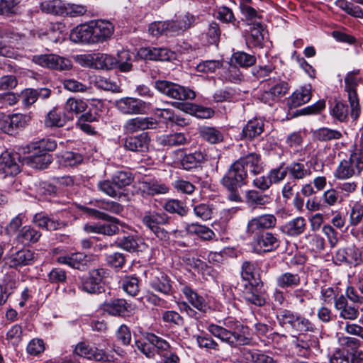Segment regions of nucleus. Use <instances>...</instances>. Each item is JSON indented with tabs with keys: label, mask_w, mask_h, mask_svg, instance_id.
<instances>
[{
	"label": "nucleus",
	"mask_w": 363,
	"mask_h": 363,
	"mask_svg": "<svg viewBox=\"0 0 363 363\" xmlns=\"http://www.w3.org/2000/svg\"><path fill=\"white\" fill-rule=\"evenodd\" d=\"M276 225L277 218L272 214L258 216L247 221L245 234L252 238V245L257 252H269L279 247L278 235L268 230Z\"/></svg>",
	"instance_id": "nucleus-1"
},
{
	"label": "nucleus",
	"mask_w": 363,
	"mask_h": 363,
	"mask_svg": "<svg viewBox=\"0 0 363 363\" xmlns=\"http://www.w3.org/2000/svg\"><path fill=\"white\" fill-rule=\"evenodd\" d=\"M113 32L114 26L110 21L96 20L75 27L71 31L70 39L77 43H101L108 40Z\"/></svg>",
	"instance_id": "nucleus-2"
},
{
	"label": "nucleus",
	"mask_w": 363,
	"mask_h": 363,
	"mask_svg": "<svg viewBox=\"0 0 363 363\" xmlns=\"http://www.w3.org/2000/svg\"><path fill=\"white\" fill-rule=\"evenodd\" d=\"M208 331L222 342L232 347L250 344V339L247 337V328L233 320H226L223 325L209 324Z\"/></svg>",
	"instance_id": "nucleus-3"
},
{
	"label": "nucleus",
	"mask_w": 363,
	"mask_h": 363,
	"mask_svg": "<svg viewBox=\"0 0 363 363\" xmlns=\"http://www.w3.org/2000/svg\"><path fill=\"white\" fill-rule=\"evenodd\" d=\"M264 169L261 156L255 152H251L240 157L229 167L227 181H232L240 184H246L248 174L257 175Z\"/></svg>",
	"instance_id": "nucleus-4"
},
{
	"label": "nucleus",
	"mask_w": 363,
	"mask_h": 363,
	"mask_svg": "<svg viewBox=\"0 0 363 363\" xmlns=\"http://www.w3.org/2000/svg\"><path fill=\"white\" fill-rule=\"evenodd\" d=\"M169 220L170 218L164 212L150 210L141 215L143 225L161 240H167L169 238L168 231L164 228Z\"/></svg>",
	"instance_id": "nucleus-5"
},
{
	"label": "nucleus",
	"mask_w": 363,
	"mask_h": 363,
	"mask_svg": "<svg viewBox=\"0 0 363 363\" xmlns=\"http://www.w3.org/2000/svg\"><path fill=\"white\" fill-rule=\"evenodd\" d=\"M238 290L241 297L247 304H252L257 307L265 305L267 293L261 280L241 281L238 284Z\"/></svg>",
	"instance_id": "nucleus-6"
},
{
	"label": "nucleus",
	"mask_w": 363,
	"mask_h": 363,
	"mask_svg": "<svg viewBox=\"0 0 363 363\" xmlns=\"http://www.w3.org/2000/svg\"><path fill=\"white\" fill-rule=\"evenodd\" d=\"M155 87L161 94L178 101L193 100L196 97L192 89L167 80H157Z\"/></svg>",
	"instance_id": "nucleus-7"
},
{
	"label": "nucleus",
	"mask_w": 363,
	"mask_h": 363,
	"mask_svg": "<svg viewBox=\"0 0 363 363\" xmlns=\"http://www.w3.org/2000/svg\"><path fill=\"white\" fill-rule=\"evenodd\" d=\"M108 276V270L103 268L94 269L81 278L79 288L88 294H100L104 291V284Z\"/></svg>",
	"instance_id": "nucleus-8"
},
{
	"label": "nucleus",
	"mask_w": 363,
	"mask_h": 363,
	"mask_svg": "<svg viewBox=\"0 0 363 363\" xmlns=\"http://www.w3.org/2000/svg\"><path fill=\"white\" fill-rule=\"evenodd\" d=\"M356 73L350 72L345 78V91L347 94V99L350 107V116L353 120H357L360 115L361 108L357 86L358 84Z\"/></svg>",
	"instance_id": "nucleus-9"
},
{
	"label": "nucleus",
	"mask_w": 363,
	"mask_h": 363,
	"mask_svg": "<svg viewBox=\"0 0 363 363\" xmlns=\"http://www.w3.org/2000/svg\"><path fill=\"white\" fill-rule=\"evenodd\" d=\"M32 61L42 67L58 71L69 70L72 67L71 60L53 54L33 55Z\"/></svg>",
	"instance_id": "nucleus-10"
},
{
	"label": "nucleus",
	"mask_w": 363,
	"mask_h": 363,
	"mask_svg": "<svg viewBox=\"0 0 363 363\" xmlns=\"http://www.w3.org/2000/svg\"><path fill=\"white\" fill-rule=\"evenodd\" d=\"M150 286L156 291L163 294H169L172 284L168 276L159 269H152L148 272Z\"/></svg>",
	"instance_id": "nucleus-11"
},
{
	"label": "nucleus",
	"mask_w": 363,
	"mask_h": 363,
	"mask_svg": "<svg viewBox=\"0 0 363 363\" xmlns=\"http://www.w3.org/2000/svg\"><path fill=\"white\" fill-rule=\"evenodd\" d=\"M116 106L123 114L133 115L145 113L146 104L142 100L132 97H124L116 101Z\"/></svg>",
	"instance_id": "nucleus-12"
},
{
	"label": "nucleus",
	"mask_w": 363,
	"mask_h": 363,
	"mask_svg": "<svg viewBox=\"0 0 363 363\" xmlns=\"http://www.w3.org/2000/svg\"><path fill=\"white\" fill-rule=\"evenodd\" d=\"M157 125L156 119L152 117H135L128 119L124 123L123 128L126 133H134L147 129L155 128Z\"/></svg>",
	"instance_id": "nucleus-13"
},
{
	"label": "nucleus",
	"mask_w": 363,
	"mask_h": 363,
	"mask_svg": "<svg viewBox=\"0 0 363 363\" xmlns=\"http://www.w3.org/2000/svg\"><path fill=\"white\" fill-rule=\"evenodd\" d=\"M74 352L89 360L105 362L108 359V355L103 350L91 347L85 342L78 343L75 347Z\"/></svg>",
	"instance_id": "nucleus-14"
},
{
	"label": "nucleus",
	"mask_w": 363,
	"mask_h": 363,
	"mask_svg": "<svg viewBox=\"0 0 363 363\" xmlns=\"http://www.w3.org/2000/svg\"><path fill=\"white\" fill-rule=\"evenodd\" d=\"M362 361V351H349L346 348L336 350L330 357V363H361Z\"/></svg>",
	"instance_id": "nucleus-15"
},
{
	"label": "nucleus",
	"mask_w": 363,
	"mask_h": 363,
	"mask_svg": "<svg viewBox=\"0 0 363 363\" xmlns=\"http://www.w3.org/2000/svg\"><path fill=\"white\" fill-rule=\"evenodd\" d=\"M33 223L39 228L50 231L60 230L67 226L65 222L49 216L44 212L35 213L33 218Z\"/></svg>",
	"instance_id": "nucleus-16"
},
{
	"label": "nucleus",
	"mask_w": 363,
	"mask_h": 363,
	"mask_svg": "<svg viewBox=\"0 0 363 363\" xmlns=\"http://www.w3.org/2000/svg\"><path fill=\"white\" fill-rule=\"evenodd\" d=\"M195 16L189 12L175 16L169 20L172 35L176 36L189 29L195 23Z\"/></svg>",
	"instance_id": "nucleus-17"
},
{
	"label": "nucleus",
	"mask_w": 363,
	"mask_h": 363,
	"mask_svg": "<svg viewBox=\"0 0 363 363\" xmlns=\"http://www.w3.org/2000/svg\"><path fill=\"white\" fill-rule=\"evenodd\" d=\"M335 308L339 311L340 317L345 320H354L359 315L358 308L354 305H350L344 295L335 299Z\"/></svg>",
	"instance_id": "nucleus-18"
},
{
	"label": "nucleus",
	"mask_w": 363,
	"mask_h": 363,
	"mask_svg": "<svg viewBox=\"0 0 363 363\" xmlns=\"http://www.w3.org/2000/svg\"><path fill=\"white\" fill-rule=\"evenodd\" d=\"M25 118L21 114L2 115L0 121V130L7 134L13 135L16 130L24 127Z\"/></svg>",
	"instance_id": "nucleus-19"
},
{
	"label": "nucleus",
	"mask_w": 363,
	"mask_h": 363,
	"mask_svg": "<svg viewBox=\"0 0 363 363\" xmlns=\"http://www.w3.org/2000/svg\"><path fill=\"white\" fill-rule=\"evenodd\" d=\"M17 155L11 154L7 151L0 155V171L6 176H14L20 172L18 164L16 160Z\"/></svg>",
	"instance_id": "nucleus-20"
},
{
	"label": "nucleus",
	"mask_w": 363,
	"mask_h": 363,
	"mask_svg": "<svg viewBox=\"0 0 363 363\" xmlns=\"http://www.w3.org/2000/svg\"><path fill=\"white\" fill-rule=\"evenodd\" d=\"M150 138L146 133L137 136H130L125 138L124 147L133 152H145L149 147Z\"/></svg>",
	"instance_id": "nucleus-21"
},
{
	"label": "nucleus",
	"mask_w": 363,
	"mask_h": 363,
	"mask_svg": "<svg viewBox=\"0 0 363 363\" xmlns=\"http://www.w3.org/2000/svg\"><path fill=\"white\" fill-rule=\"evenodd\" d=\"M311 99V86L306 85L296 89L288 99L290 108L302 106Z\"/></svg>",
	"instance_id": "nucleus-22"
},
{
	"label": "nucleus",
	"mask_w": 363,
	"mask_h": 363,
	"mask_svg": "<svg viewBox=\"0 0 363 363\" xmlns=\"http://www.w3.org/2000/svg\"><path fill=\"white\" fill-rule=\"evenodd\" d=\"M289 177L294 181L302 180L311 174V170L306 162H292L287 165Z\"/></svg>",
	"instance_id": "nucleus-23"
},
{
	"label": "nucleus",
	"mask_w": 363,
	"mask_h": 363,
	"mask_svg": "<svg viewBox=\"0 0 363 363\" xmlns=\"http://www.w3.org/2000/svg\"><path fill=\"white\" fill-rule=\"evenodd\" d=\"M245 199L246 204L253 209L261 208L271 201V197L269 195L254 189L247 191Z\"/></svg>",
	"instance_id": "nucleus-24"
},
{
	"label": "nucleus",
	"mask_w": 363,
	"mask_h": 363,
	"mask_svg": "<svg viewBox=\"0 0 363 363\" xmlns=\"http://www.w3.org/2000/svg\"><path fill=\"white\" fill-rule=\"evenodd\" d=\"M130 306L127 303L125 300L118 298L104 302L101 308L104 311L108 313L111 315L122 316L124 315L128 311Z\"/></svg>",
	"instance_id": "nucleus-25"
},
{
	"label": "nucleus",
	"mask_w": 363,
	"mask_h": 363,
	"mask_svg": "<svg viewBox=\"0 0 363 363\" xmlns=\"http://www.w3.org/2000/svg\"><path fill=\"white\" fill-rule=\"evenodd\" d=\"M306 228V221L303 217H296L281 227V231L291 237L302 234Z\"/></svg>",
	"instance_id": "nucleus-26"
},
{
	"label": "nucleus",
	"mask_w": 363,
	"mask_h": 363,
	"mask_svg": "<svg viewBox=\"0 0 363 363\" xmlns=\"http://www.w3.org/2000/svg\"><path fill=\"white\" fill-rule=\"evenodd\" d=\"M35 257L33 251L28 249H22L13 254L10 257L11 266L14 268L32 264Z\"/></svg>",
	"instance_id": "nucleus-27"
},
{
	"label": "nucleus",
	"mask_w": 363,
	"mask_h": 363,
	"mask_svg": "<svg viewBox=\"0 0 363 363\" xmlns=\"http://www.w3.org/2000/svg\"><path fill=\"white\" fill-rule=\"evenodd\" d=\"M87 104L85 101L80 99L74 97L69 98L64 106V115L69 119H72L74 115H79V113L86 111Z\"/></svg>",
	"instance_id": "nucleus-28"
},
{
	"label": "nucleus",
	"mask_w": 363,
	"mask_h": 363,
	"mask_svg": "<svg viewBox=\"0 0 363 363\" xmlns=\"http://www.w3.org/2000/svg\"><path fill=\"white\" fill-rule=\"evenodd\" d=\"M188 301L197 310L206 313L209 308L205 298L199 295L191 287L185 286L182 290Z\"/></svg>",
	"instance_id": "nucleus-29"
},
{
	"label": "nucleus",
	"mask_w": 363,
	"mask_h": 363,
	"mask_svg": "<svg viewBox=\"0 0 363 363\" xmlns=\"http://www.w3.org/2000/svg\"><path fill=\"white\" fill-rule=\"evenodd\" d=\"M57 262L67 264L72 268L82 269L87 262V256L82 252L72 253L69 255L60 256Z\"/></svg>",
	"instance_id": "nucleus-30"
},
{
	"label": "nucleus",
	"mask_w": 363,
	"mask_h": 363,
	"mask_svg": "<svg viewBox=\"0 0 363 363\" xmlns=\"http://www.w3.org/2000/svg\"><path fill=\"white\" fill-rule=\"evenodd\" d=\"M33 155L26 157L27 164L33 168L43 169L52 161V157L48 153L32 151Z\"/></svg>",
	"instance_id": "nucleus-31"
},
{
	"label": "nucleus",
	"mask_w": 363,
	"mask_h": 363,
	"mask_svg": "<svg viewBox=\"0 0 363 363\" xmlns=\"http://www.w3.org/2000/svg\"><path fill=\"white\" fill-rule=\"evenodd\" d=\"M300 283L301 278L297 273L284 272L276 277L277 286L283 289L296 288Z\"/></svg>",
	"instance_id": "nucleus-32"
},
{
	"label": "nucleus",
	"mask_w": 363,
	"mask_h": 363,
	"mask_svg": "<svg viewBox=\"0 0 363 363\" xmlns=\"http://www.w3.org/2000/svg\"><path fill=\"white\" fill-rule=\"evenodd\" d=\"M140 189L150 196L164 194L168 192L169 187L164 183L157 180L143 181L140 183Z\"/></svg>",
	"instance_id": "nucleus-33"
},
{
	"label": "nucleus",
	"mask_w": 363,
	"mask_h": 363,
	"mask_svg": "<svg viewBox=\"0 0 363 363\" xmlns=\"http://www.w3.org/2000/svg\"><path fill=\"white\" fill-rule=\"evenodd\" d=\"M143 53L146 59L158 61L169 60L173 55L166 48H147L143 50Z\"/></svg>",
	"instance_id": "nucleus-34"
},
{
	"label": "nucleus",
	"mask_w": 363,
	"mask_h": 363,
	"mask_svg": "<svg viewBox=\"0 0 363 363\" xmlns=\"http://www.w3.org/2000/svg\"><path fill=\"white\" fill-rule=\"evenodd\" d=\"M41 237V233L30 225L23 226L18 233L16 240L22 244L35 243Z\"/></svg>",
	"instance_id": "nucleus-35"
},
{
	"label": "nucleus",
	"mask_w": 363,
	"mask_h": 363,
	"mask_svg": "<svg viewBox=\"0 0 363 363\" xmlns=\"http://www.w3.org/2000/svg\"><path fill=\"white\" fill-rule=\"evenodd\" d=\"M264 130V122L257 118L248 121L242 129V135L244 138L252 140L261 135Z\"/></svg>",
	"instance_id": "nucleus-36"
},
{
	"label": "nucleus",
	"mask_w": 363,
	"mask_h": 363,
	"mask_svg": "<svg viewBox=\"0 0 363 363\" xmlns=\"http://www.w3.org/2000/svg\"><path fill=\"white\" fill-rule=\"evenodd\" d=\"M116 67L117 61L113 56L104 53H95L94 69H111Z\"/></svg>",
	"instance_id": "nucleus-37"
},
{
	"label": "nucleus",
	"mask_w": 363,
	"mask_h": 363,
	"mask_svg": "<svg viewBox=\"0 0 363 363\" xmlns=\"http://www.w3.org/2000/svg\"><path fill=\"white\" fill-rule=\"evenodd\" d=\"M199 135L203 140L211 144H216L223 140V133L213 127H202L199 130Z\"/></svg>",
	"instance_id": "nucleus-38"
},
{
	"label": "nucleus",
	"mask_w": 363,
	"mask_h": 363,
	"mask_svg": "<svg viewBox=\"0 0 363 363\" xmlns=\"http://www.w3.org/2000/svg\"><path fill=\"white\" fill-rule=\"evenodd\" d=\"M186 230L189 234L196 235L203 240H212L215 236V233L212 230L204 225H199L197 223H191L187 225Z\"/></svg>",
	"instance_id": "nucleus-39"
},
{
	"label": "nucleus",
	"mask_w": 363,
	"mask_h": 363,
	"mask_svg": "<svg viewBox=\"0 0 363 363\" xmlns=\"http://www.w3.org/2000/svg\"><path fill=\"white\" fill-rule=\"evenodd\" d=\"M149 33L154 37H159L162 35L172 37L170 30L169 21H155L149 26Z\"/></svg>",
	"instance_id": "nucleus-40"
},
{
	"label": "nucleus",
	"mask_w": 363,
	"mask_h": 363,
	"mask_svg": "<svg viewBox=\"0 0 363 363\" xmlns=\"http://www.w3.org/2000/svg\"><path fill=\"white\" fill-rule=\"evenodd\" d=\"M134 55L130 53L129 51L123 50L118 52L117 55V67L119 70L123 72H130L132 70L133 61Z\"/></svg>",
	"instance_id": "nucleus-41"
},
{
	"label": "nucleus",
	"mask_w": 363,
	"mask_h": 363,
	"mask_svg": "<svg viewBox=\"0 0 363 363\" xmlns=\"http://www.w3.org/2000/svg\"><path fill=\"white\" fill-rule=\"evenodd\" d=\"M65 1L61 0H46L40 4L41 10L47 13L63 15Z\"/></svg>",
	"instance_id": "nucleus-42"
},
{
	"label": "nucleus",
	"mask_w": 363,
	"mask_h": 363,
	"mask_svg": "<svg viewBox=\"0 0 363 363\" xmlns=\"http://www.w3.org/2000/svg\"><path fill=\"white\" fill-rule=\"evenodd\" d=\"M56 147L57 142L49 138L32 143L29 146L31 151H38L42 153H48V152L53 151Z\"/></svg>",
	"instance_id": "nucleus-43"
},
{
	"label": "nucleus",
	"mask_w": 363,
	"mask_h": 363,
	"mask_svg": "<svg viewBox=\"0 0 363 363\" xmlns=\"http://www.w3.org/2000/svg\"><path fill=\"white\" fill-rule=\"evenodd\" d=\"M231 62L238 64L241 67H248L256 63V57L243 51H238L233 53Z\"/></svg>",
	"instance_id": "nucleus-44"
},
{
	"label": "nucleus",
	"mask_w": 363,
	"mask_h": 363,
	"mask_svg": "<svg viewBox=\"0 0 363 363\" xmlns=\"http://www.w3.org/2000/svg\"><path fill=\"white\" fill-rule=\"evenodd\" d=\"M228 172L224 175L221 179V184L223 186L229 191L228 198L230 201L235 202H241L242 198L238 191V189L242 187L244 184L237 185L235 182L229 180L227 181Z\"/></svg>",
	"instance_id": "nucleus-45"
},
{
	"label": "nucleus",
	"mask_w": 363,
	"mask_h": 363,
	"mask_svg": "<svg viewBox=\"0 0 363 363\" xmlns=\"http://www.w3.org/2000/svg\"><path fill=\"white\" fill-rule=\"evenodd\" d=\"M297 317L298 314L286 309L281 310L277 315V320L282 327L291 328L294 330H295Z\"/></svg>",
	"instance_id": "nucleus-46"
},
{
	"label": "nucleus",
	"mask_w": 363,
	"mask_h": 363,
	"mask_svg": "<svg viewBox=\"0 0 363 363\" xmlns=\"http://www.w3.org/2000/svg\"><path fill=\"white\" fill-rule=\"evenodd\" d=\"M115 245L130 252H134L139 250V244L138 239L133 235L123 236L118 238Z\"/></svg>",
	"instance_id": "nucleus-47"
},
{
	"label": "nucleus",
	"mask_w": 363,
	"mask_h": 363,
	"mask_svg": "<svg viewBox=\"0 0 363 363\" xmlns=\"http://www.w3.org/2000/svg\"><path fill=\"white\" fill-rule=\"evenodd\" d=\"M342 136L341 132L328 128H321L313 132V137L319 141H329L332 140H338Z\"/></svg>",
	"instance_id": "nucleus-48"
},
{
	"label": "nucleus",
	"mask_w": 363,
	"mask_h": 363,
	"mask_svg": "<svg viewBox=\"0 0 363 363\" xmlns=\"http://www.w3.org/2000/svg\"><path fill=\"white\" fill-rule=\"evenodd\" d=\"M205 159L203 154L201 152H194L191 154L186 155L181 160V165L183 169L189 170L196 167L198 164L203 162Z\"/></svg>",
	"instance_id": "nucleus-49"
},
{
	"label": "nucleus",
	"mask_w": 363,
	"mask_h": 363,
	"mask_svg": "<svg viewBox=\"0 0 363 363\" xmlns=\"http://www.w3.org/2000/svg\"><path fill=\"white\" fill-rule=\"evenodd\" d=\"M111 179L118 189L129 186L133 181V174L128 171H117Z\"/></svg>",
	"instance_id": "nucleus-50"
},
{
	"label": "nucleus",
	"mask_w": 363,
	"mask_h": 363,
	"mask_svg": "<svg viewBox=\"0 0 363 363\" xmlns=\"http://www.w3.org/2000/svg\"><path fill=\"white\" fill-rule=\"evenodd\" d=\"M109 222L100 224L99 233L104 235L113 236L119 233L118 225L120 221L118 218L110 216L109 219H106Z\"/></svg>",
	"instance_id": "nucleus-51"
},
{
	"label": "nucleus",
	"mask_w": 363,
	"mask_h": 363,
	"mask_svg": "<svg viewBox=\"0 0 363 363\" xmlns=\"http://www.w3.org/2000/svg\"><path fill=\"white\" fill-rule=\"evenodd\" d=\"M263 30L262 26L259 23H254L250 26V35L247 40L252 46H262L264 40Z\"/></svg>",
	"instance_id": "nucleus-52"
},
{
	"label": "nucleus",
	"mask_w": 363,
	"mask_h": 363,
	"mask_svg": "<svg viewBox=\"0 0 363 363\" xmlns=\"http://www.w3.org/2000/svg\"><path fill=\"white\" fill-rule=\"evenodd\" d=\"M87 12V7L83 4L65 2L63 16L75 18L84 16Z\"/></svg>",
	"instance_id": "nucleus-53"
},
{
	"label": "nucleus",
	"mask_w": 363,
	"mask_h": 363,
	"mask_svg": "<svg viewBox=\"0 0 363 363\" xmlns=\"http://www.w3.org/2000/svg\"><path fill=\"white\" fill-rule=\"evenodd\" d=\"M256 268V262L250 261L243 262L241 267L242 281H253L254 280H259V279H255V275L257 272Z\"/></svg>",
	"instance_id": "nucleus-54"
},
{
	"label": "nucleus",
	"mask_w": 363,
	"mask_h": 363,
	"mask_svg": "<svg viewBox=\"0 0 363 363\" xmlns=\"http://www.w3.org/2000/svg\"><path fill=\"white\" fill-rule=\"evenodd\" d=\"M330 114L340 122L346 121L349 115V108L346 104L342 101H336L331 108Z\"/></svg>",
	"instance_id": "nucleus-55"
},
{
	"label": "nucleus",
	"mask_w": 363,
	"mask_h": 363,
	"mask_svg": "<svg viewBox=\"0 0 363 363\" xmlns=\"http://www.w3.org/2000/svg\"><path fill=\"white\" fill-rule=\"evenodd\" d=\"M65 123V120L60 113H57L55 108L50 111L45 119V125L47 127H62Z\"/></svg>",
	"instance_id": "nucleus-56"
},
{
	"label": "nucleus",
	"mask_w": 363,
	"mask_h": 363,
	"mask_svg": "<svg viewBox=\"0 0 363 363\" xmlns=\"http://www.w3.org/2000/svg\"><path fill=\"white\" fill-rule=\"evenodd\" d=\"M194 267L199 270L206 280L214 279L216 278V272L201 259H195L194 261Z\"/></svg>",
	"instance_id": "nucleus-57"
},
{
	"label": "nucleus",
	"mask_w": 363,
	"mask_h": 363,
	"mask_svg": "<svg viewBox=\"0 0 363 363\" xmlns=\"http://www.w3.org/2000/svg\"><path fill=\"white\" fill-rule=\"evenodd\" d=\"M186 143V138L183 133H177L164 136L160 143L167 146L182 145Z\"/></svg>",
	"instance_id": "nucleus-58"
},
{
	"label": "nucleus",
	"mask_w": 363,
	"mask_h": 363,
	"mask_svg": "<svg viewBox=\"0 0 363 363\" xmlns=\"http://www.w3.org/2000/svg\"><path fill=\"white\" fill-rule=\"evenodd\" d=\"M222 77L225 80L233 83H238L242 80V74L239 68L233 64H230L228 68L223 72Z\"/></svg>",
	"instance_id": "nucleus-59"
},
{
	"label": "nucleus",
	"mask_w": 363,
	"mask_h": 363,
	"mask_svg": "<svg viewBox=\"0 0 363 363\" xmlns=\"http://www.w3.org/2000/svg\"><path fill=\"white\" fill-rule=\"evenodd\" d=\"M83 161L82 155L74 152H66L61 155L60 162L65 166L74 167Z\"/></svg>",
	"instance_id": "nucleus-60"
},
{
	"label": "nucleus",
	"mask_w": 363,
	"mask_h": 363,
	"mask_svg": "<svg viewBox=\"0 0 363 363\" xmlns=\"http://www.w3.org/2000/svg\"><path fill=\"white\" fill-rule=\"evenodd\" d=\"M37 91L35 89H25L18 95V100H21L23 105L29 107L38 99Z\"/></svg>",
	"instance_id": "nucleus-61"
},
{
	"label": "nucleus",
	"mask_w": 363,
	"mask_h": 363,
	"mask_svg": "<svg viewBox=\"0 0 363 363\" xmlns=\"http://www.w3.org/2000/svg\"><path fill=\"white\" fill-rule=\"evenodd\" d=\"M355 175L354 169L350 165L347 160H342L338 165L335 176L340 179H345Z\"/></svg>",
	"instance_id": "nucleus-62"
},
{
	"label": "nucleus",
	"mask_w": 363,
	"mask_h": 363,
	"mask_svg": "<svg viewBox=\"0 0 363 363\" xmlns=\"http://www.w3.org/2000/svg\"><path fill=\"white\" fill-rule=\"evenodd\" d=\"M93 83L94 86L98 89H103L105 91H111L113 92H116L118 89V86L115 82H113L110 79L104 77H95Z\"/></svg>",
	"instance_id": "nucleus-63"
},
{
	"label": "nucleus",
	"mask_w": 363,
	"mask_h": 363,
	"mask_svg": "<svg viewBox=\"0 0 363 363\" xmlns=\"http://www.w3.org/2000/svg\"><path fill=\"white\" fill-rule=\"evenodd\" d=\"M123 289L129 295L136 296L139 292V281L134 277H126L123 281Z\"/></svg>",
	"instance_id": "nucleus-64"
}]
</instances>
